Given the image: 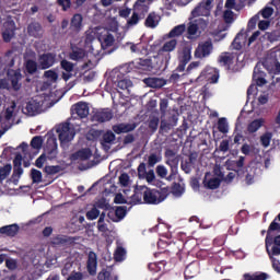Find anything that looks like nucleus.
Instances as JSON below:
<instances>
[{"instance_id": "obj_50", "label": "nucleus", "mask_w": 280, "mask_h": 280, "mask_svg": "<svg viewBox=\"0 0 280 280\" xmlns=\"http://www.w3.org/2000/svg\"><path fill=\"white\" fill-rule=\"evenodd\" d=\"M220 178L218 177H213V178H210L207 183V187L208 189H218V187H220Z\"/></svg>"}, {"instance_id": "obj_54", "label": "nucleus", "mask_w": 280, "mask_h": 280, "mask_svg": "<svg viewBox=\"0 0 280 280\" xmlns=\"http://www.w3.org/2000/svg\"><path fill=\"white\" fill-rule=\"evenodd\" d=\"M15 34L16 33L13 31H2V40H4V43H10Z\"/></svg>"}, {"instance_id": "obj_55", "label": "nucleus", "mask_w": 280, "mask_h": 280, "mask_svg": "<svg viewBox=\"0 0 280 280\" xmlns=\"http://www.w3.org/2000/svg\"><path fill=\"white\" fill-rule=\"evenodd\" d=\"M156 175L160 178H166L167 177V168L164 165H158L155 168Z\"/></svg>"}, {"instance_id": "obj_21", "label": "nucleus", "mask_w": 280, "mask_h": 280, "mask_svg": "<svg viewBox=\"0 0 280 280\" xmlns=\"http://www.w3.org/2000/svg\"><path fill=\"white\" fill-rule=\"evenodd\" d=\"M84 21V18H82V14L77 13L72 16L70 21V30L71 32H80L82 30V22Z\"/></svg>"}, {"instance_id": "obj_17", "label": "nucleus", "mask_w": 280, "mask_h": 280, "mask_svg": "<svg viewBox=\"0 0 280 280\" xmlns=\"http://www.w3.org/2000/svg\"><path fill=\"white\" fill-rule=\"evenodd\" d=\"M145 200V186H137L135 194L131 196L133 205H143Z\"/></svg>"}, {"instance_id": "obj_57", "label": "nucleus", "mask_w": 280, "mask_h": 280, "mask_svg": "<svg viewBox=\"0 0 280 280\" xmlns=\"http://www.w3.org/2000/svg\"><path fill=\"white\" fill-rule=\"evenodd\" d=\"M86 218L89 220H97V218H100V211L97 210V208H92L90 211H88Z\"/></svg>"}, {"instance_id": "obj_28", "label": "nucleus", "mask_w": 280, "mask_h": 280, "mask_svg": "<svg viewBox=\"0 0 280 280\" xmlns=\"http://www.w3.org/2000/svg\"><path fill=\"white\" fill-rule=\"evenodd\" d=\"M191 60V48L190 46H185L182 49V54L179 56V62L188 63Z\"/></svg>"}, {"instance_id": "obj_40", "label": "nucleus", "mask_w": 280, "mask_h": 280, "mask_svg": "<svg viewBox=\"0 0 280 280\" xmlns=\"http://www.w3.org/2000/svg\"><path fill=\"white\" fill-rule=\"evenodd\" d=\"M31 147L33 148V150H40V148H43V137H33V139L31 140Z\"/></svg>"}, {"instance_id": "obj_45", "label": "nucleus", "mask_w": 280, "mask_h": 280, "mask_svg": "<svg viewBox=\"0 0 280 280\" xmlns=\"http://www.w3.org/2000/svg\"><path fill=\"white\" fill-rule=\"evenodd\" d=\"M124 257H126V249L124 247H117L114 254V259L116 261H124Z\"/></svg>"}, {"instance_id": "obj_53", "label": "nucleus", "mask_w": 280, "mask_h": 280, "mask_svg": "<svg viewBox=\"0 0 280 280\" xmlns=\"http://www.w3.org/2000/svg\"><path fill=\"white\" fill-rule=\"evenodd\" d=\"M260 14H261L262 19H270V16H272V14H275V9H272L271 7H265L260 11Z\"/></svg>"}, {"instance_id": "obj_48", "label": "nucleus", "mask_w": 280, "mask_h": 280, "mask_svg": "<svg viewBox=\"0 0 280 280\" xmlns=\"http://www.w3.org/2000/svg\"><path fill=\"white\" fill-rule=\"evenodd\" d=\"M244 277L246 280H267L268 279L267 273H259L254 276H250V273H245Z\"/></svg>"}, {"instance_id": "obj_44", "label": "nucleus", "mask_w": 280, "mask_h": 280, "mask_svg": "<svg viewBox=\"0 0 280 280\" xmlns=\"http://www.w3.org/2000/svg\"><path fill=\"white\" fill-rule=\"evenodd\" d=\"M113 141H115V133L108 130L103 135V140L101 143L102 145H104V143H113Z\"/></svg>"}, {"instance_id": "obj_42", "label": "nucleus", "mask_w": 280, "mask_h": 280, "mask_svg": "<svg viewBox=\"0 0 280 280\" xmlns=\"http://www.w3.org/2000/svg\"><path fill=\"white\" fill-rule=\"evenodd\" d=\"M117 86L120 91H128V89L132 86V81H130V79H122L118 81Z\"/></svg>"}, {"instance_id": "obj_59", "label": "nucleus", "mask_w": 280, "mask_h": 280, "mask_svg": "<svg viewBox=\"0 0 280 280\" xmlns=\"http://www.w3.org/2000/svg\"><path fill=\"white\" fill-rule=\"evenodd\" d=\"M179 159L178 155H176L175 158H168L166 159V165L171 166V170H174V167H178V163H179Z\"/></svg>"}, {"instance_id": "obj_18", "label": "nucleus", "mask_w": 280, "mask_h": 280, "mask_svg": "<svg viewBox=\"0 0 280 280\" xmlns=\"http://www.w3.org/2000/svg\"><path fill=\"white\" fill-rule=\"evenodd\" d=\"M27 33L33 36V38H40V36H43V25L38 22H32L27 26Z\"/></svg>"}, {"instance_id": "obj_43", "label": "nucleus", "mask_w": 280, "mask_h": 280, "mask_svg": "<svg viewBox=\"0 0 280 280\" xmlns=\"http://www.w3.org/2000/svg\"><path fill=\"white\" fill-rule=\"evenodd\" d=\"M270 141H272V133L266 132L260 137V143L262 148H268L270 145Z\"/></svg>"}, {"instance_id": "obj_38", "label": "nucleus", "mask_w": 280, "mask_h": 280, "mask_svg": "<svg viewBox=\"0 0 280 280\" xmlns=\"http://www.w3.org/2000/svg\"><path fill=\"white\" fill-rule=\"evenodd\" d=\"M3 31L4 32H16V23L12 19H8L3 23Z\"/></svg>"}, {"instance_id": "obj_61", "label": "nucleus", "mask_w": 280, "mask_h": 280, "mask_svg": "<svg viewBox=\"0 0 280 280\" xmlns=\"http://www.w3.org/2000/svg\"><path fill=\"white\" fill-rule=\"evenodd\" d=\"M71 270H73V262H66L63 268L61 269L62 277H68Z\"/></svg>"}, {"instance_id": "obj_51", "label": "nucleus", "mask_w": 280, "mask_h": 280, "mask_svg": "<svg viewBox=\"0 0 280 280\" xmlns=\"http://www.w3.org/2000/svg\"><path fill=\"white\" fill-rule=\"evenodd\" d=\"M139 21H141V16H139V13L133 12L131 18L127 21V24L129 25V27H132L137 25Z\"/></svg>"}, {"instance_id": "obj_33", "label": "nucleus", "mask_w": 280, "mask_h": 280, "mask_svg": "<svg viewBox=\"0 0 280 280\" xmlns=\"http://www.w3.org/2000/svg\"><path fill=\"white\" fill-rule=\"evenodd\" d=\"M44 172L48 174V176H54L56 174H60L62 172V166L60 165H48L45 166Z\"/></svg>"}, {"instance_id": "obj_6", "label": "nucleus", "mask_w": 280, "mask_h": 280, "mask_svg": "<svg viewBox=\"0 0 280 280\" xmlns=\"http://www.w3.org/2000/svg\"><path fill=\"white\" fill-rule=\"evenodd\" d=\"M56 58H57L56 52H44L39 55L37 59L38 68L42 69L43 71L47 69H51V67L56 65Z\"/></svg>"}, {"instance_id": "obj_11", "label": "nucleus", "mask_w": 280, "mask_h": 280, "mask_svg": "<svg viewBox=\"0 0 280 280\" xmlns=\"http://www.w3.org/2000/svg\"><path fill=\"white\" fill-rule=\"evenodd\" d=\"M199 78H202L203 80H208V82L215 84L218 80H220V74L218 73V71H215V68L207 67L202 70Z\"/></svg>"}, {"instance_id": "obj_32", "label": "nucleus", "mask_w": 280, "mask_h": 280, "mask_svg": "<svg viewBox=\"0 0 280 280\" xmlns=\"http://www.w3.org/2000/svg\"><path fill=\"white\" fill-rule=\"evenodd\" d=\"M86 56V52L82 48H75L70 54L71 60H83V58Z\"/></svg>"}, {"instance_id": "obj_15", "label": "nucleus", "mask_w": 280, "mask_h": 280, "mask_svg": "<svg viewBox=\"0 0 280 280\" xmlns=\"http://www.w3.org/2000/svg\"><path fill=\"white\" fill-rule=\"evenodd\" d=\"M93 156L91 149H81L70 155V161H89Z\"/></svg>"}, {"instance_id": "obj_58", "label": "nucleus", "mask_w": 280, "mask_h": 280, "mask_svg": "<svg viewBox=\"0 0 280 280\" xmlns=\"http://www.w3.org/2000/svg\"><path fill=\"white\" fill-rule=\"evenodd\" d=\"M148 174V168L145 167V163H140L138 166V178H145Z\"/></svg>"}, {"instance_id": "obj_35", "label": "nucleus", "mask_w": 280, "mask_h": 280, "mask_svg": "<svg viewBox=\"0 0 280 280\" xmlns=\"http://www.w3.org/2000/svg\"><path fill=\"white\" fill-rule=\"evenodd\" d=\"M11 172H12V164H7L0 167V183H2V180H5V178L10 176Z\"/></svg>"}, {"instance_id": "obj_64", "label": "nucleus", "mask_w": 280, "mask_h": 280, "mask_svg": "<svg viewBox=\"0 0 280 280\" xmlns=\"http://www.w3.org/2000/svg\"><path fill=\"white\" fill-rule=\"evenodd\" d=\"M97 279L98 280H110V271L103 269L102 271L98 272Z\"/></svg>"}, {"instance_id": "obj_49", "label": "nucleus", "mask_w": 280, "mask_h": 280, "mask_svg": "<svg viewBox=\"0 0 280 280\" xmlns=\"http://www.w3.org/2000/svg\"><path fill=\"white\" fill-rule=\"evenodd\" d=\"M233 16H235V13H233V11H231V10H226V11H224V13H223L224 22H225L228 25H231V23H233V21H235V19H234Z\"/></svg>"}, {"instance_id": "obj_62", "label": "nucleus", "mask_w": 280, "mask_h": 280, "mask_svg": "<svg viewBox=\"0 0 280 280\" xmlns=\"http://www.w3.org/2000/svg\"><path fill=\"white\" fill-rule=\"evenodd\" d=\"M84 279V275L80 271H72L70 276H68L67 280H82Z\"/></svg>"}, {"instance_id": "obj_14", "label": "nucleus", "mask_w": 280, "mask_h": 280, "mask_svg": "<svg viewBox=\"0 0 280 280\" xmlns=\"http://www.w3.org/2000/svg\"><path fill=\"white\" fill-rule=\"evenodd\" d=\"M86 268L89 275H91L92 277H94V275H97V254H95V252L89 253Z\"/></svg>"}, {"instance_id": "obj_39", "label": "nucleus", "mask_w": 280, "mask_h": 280, "mask_svg": "<svg viewBox=\"0 0 280 280\" xmlns=\"http://www.w3.org/2000/svg\"><path fill=\"white\" fill-rule=\"evenodd\" d=\"M31 178L33 183H43V173L36 168H32Z\"/></svg>"}, {"instance_id": "obj_9", "label": "nucleus", "mask_w": 280, "mask_h": 280, "mask_svg": "<svg viewBox=\"0 0 280 280\" xmlns=\"http://www.w3.org/2000/svg\"><path fill=\"white\" fill-rule=\"evenodd\" d=\"M60 67L63 71L61 74V78L65 82H69V80H71L73 78V69H74V65L73 62L67 60V59H62L60 61Z\"/></svg>"}, {"instance_id": "obj_23", "label": "nucleus", "mask_w": 280, "mask_h": 280, "mask_svg": "<svg viewBox=\"0 0 280 280\" xmlns=\"http://www.w3.org/2000/svg\"><path fill=\"white\" fill-rule=\"evenodd\" d=\"M144 84H147V86H150V89H162V86H165L167 82L159 78H147L144 79Z\"/></svg>"}, {"instance_id": "obj_10", "label": "nucleus", "mask_w": 280, "mask_h": 280, "mask_svg": "<svg viewBox=\"0 0 280 280\" xmlns=\"http://www.w3.org/2000/svg\"><path fill=\"white\" fill-rule=\"evenodd\" d=\"M44 150L46 159H49V161H54V159L58 156V142L56 141V139L48 140Z\"/></svg>"}, {"instance_id": "obj_13", "label": "nucleus", "mask_w": 280, "mask_h": 280, "mask_svg": "<svg viewBox=\"0 0 280 280\" xmlns=\"http://www.w3.org/2000/svg\"><path fill=\"white\" fill-rule=\"evenodd\" d=\"M280 230V224L277 223V219H275L269 228H268V231H267V236L265 238V246H266V250L268 253V255L270 256V246H272V236L270 235V233H272V231H279Z\"/></svg>"}, {"instance_id": "obj_22", "label": "nucleus", "mask_w": 280, "mask_h": 280, "mask_svg": "<svg viewBox=\"0 0 280 280\" xmlns=\"http://www.w3.org/2000/svg\"><path fill=\"white\" fill-rule=\"evenodd\" d=\"M265 124H266V119L264 118L254 119L252 122L247 125V132L249 135H255V132H257L259 128L264 127Z\"/></svg>"}, {"instance_id": "obj_52", "label": "nucleus", "mask_w": 280, "mask_h": 280, "mask_svg": "<svg viewBox=\"0 0 280 280\" xmlns=\"http://www.w3.org/2000/svg\"><path fill=\"white\" fill-rule=\"evenodd\" d=\"M45 78L48 80H51V82H57L58 81V72L56 70H47L44 72Z\"/></svg>"}, {"instance_id": "obj_46", "label": "nucleus", "mask_w": 280, "mask_h": 280, "mask_svg": "<svg viewBox=\"0 0 280 280\" xmlns=\"http://www.w3.org/2000/svg\"><path fill=\"white\" fill-rule=\"evenodd\" d=\"M100 209H107L108 212H107V218H109V220H112L113 222H115V220H117V218H115V209L110 208L109 205H102L100 203L98 205Z\"/></svg>"}, {"instance_id": "obj_4", "label": "nucleus", "mask_w": 280, "mask_h": 280, "mask_svg": "<svg viewBox=\"0 0 280 280\" xmlns=\"http://www.w3.org/2000/svg\"><path fill=\"white\" fill-rule=\"evenodd\" d=\"M211 54H213V42L208 39L198 44L195 49L194 57L199 60H205V58H209Z\"/></svg>"}, {"instance_id": "obj_34", "label": "nucleus", "mask_w": 280, "mask_h": 280, "mask_svg": "<svg viewBox=\"0 0 280 280\" xmlns=\"http://www.w3.org/2000/svg\"><path fill=\"white\" fill-rule=\"evenodd\" d=\"M218 130L219 132H222V135H226L229 132V122L225 117L219 118Z\"/></svg>"}, {"instance_id": "obj_27", "label": "nucleus", "mask_w": 280, "mask_h": 280, "mask_svg": "<svg viewBox=\"0 0 280 280\" xmlns=\"http://www.w3.org/2000/svg\"><path fill=\"white\" fill-rule=\"evenodd\" d=\"M185 24L177 25L170 31V33L167 34V38H176V36H183V34H185Z\"/></svg>"}, {"instance_id": "obj_16", "label": "nucleus", "mask_w": 280, "mask_h": 280, "mask_svg": "<svg viewBox=\"0 0 280 280\" xmlns=\"http://www.w3.org/2000/svg\"><path fill=\"white\" fill-rule=\"evenodd\" d=\"M9 81L11 82L13 91H21V79L23 75L21 74V71H9L8 72Z\"/></svg>"}, {"instance_id": "obj_3", "label": "nucleus", "mask_w": 280, "mask_h": 280, "mask_svg": "<svg viewBox=\"0 0 280 280\" xmlns=\"http://www.w3.org/2000/svg\"><path fill=\"white\" fill-rule=\"evenodd\" d=\"M178 47V40L171 39L163 44V46L159 49L158 54L162 57V61L165 62V67L170 65V61L172 60V54L171 51H174Z\"/></svg>"}, {"instance_id": "obj_36", "label": "nucleus", "mask_w": 280, "mask_h": 280, "mask_svg": "<svg viewBox=\"0 0 280 280\" xmlns=\"http://www.w3.org/2000/svg\"><path fill=\"white\" fill-rule=\"evenodd\" d=\"M113 45H115V36H113V34H107L103 38L102 47L108 49V47H113Z\"/></svg>"}, {"instance_id": "obj_1", "label": "nucleus", "mask_w": 280, "mask_h": 280, "mask_svg": "<svg viewBox=\"0 0 280 280\" xmlns=\"http://www.w3.org/2000/svg\"><path fill=\"white\" fill-rule=\"evenodd\" d=\"M56 132L58 133L61 148H69V143H71V141H73V138L75 137V129L71 127V124H60L57 127Z\"/></svg>"}, {"instance_id": "obj_7", "label": "nucleus", "mask_w": 280, "mask_h": 280, "mask_svg": "<svg viewBox=\"0 0 280 280\" xmlns=\"http://www.w3.org/2000/svg\"><path fill=\"white\" fill-rule=\"evenodd\" d=\"M212 0H202L192 11L191 16L194 19L198 16H209L211 14Z\"/></svg>"}, {"instance_id": "obj_63", "label": "nucleus", "mask_w": 280, "mask_h": 280, "mask_svg": "<svg viewBox=\"0 0 280 280\" xmlns=\"http://www.w3.org/2000/svg\"><path fill=\"white\" fill-rule=\"evenodd\" d=\"M149 128L153 131L159 129V117H153L149 120Z\"/></svg>"}, {"instance_id": "obj_31", "label": "nucleus", "mask_w": 280, "mask_h": 280, "mask_svg": "<svg viewBox=\"0 0 280 280\" xmlns=\"http://www.w3.org/2000/svg\"><path fill=\"white\" fill-rule=\"evenodd\" d=\"M218 61L222 67H231L233 65V57L225 52L219 57Z\"/></svg>"}, {"instance_id": "obj_60", "label": "nucleus", "mask_w": 280, "mask_h": 280, "mask_svg": "<svg viewBox=\"0 0 280 280\" xmlns=\"http://www.w3.org/2000/svg\"><path fill=\"white\" fill-rule=\"evenodd\" d=\"M57 4L62 8L63 12H67L71 8V0H57Z\"/></svg>"}, {"instance_id": "obj_47", "label": "nucleus", "mask_w": 280, "mask_h": 280, "mask_svg": "<svg viewBox=\"0 0 280 280\" xmlns=\"http://www.w3.org/2000/svg\"><path fill=\"white\" fill-rule=\"evenodd\" d=\"M69 243V238L67 236H56L52 238V244L55 246H65V244Z\"/></svg>"}, {"instance_id": "obj_29", "label": "nucleus", "mask_w": 280, "mask_h": 280, "mask_svg": "<svg viewBox=\"0 0 280 280\" xmlns=\"http://www.w3.org/2000/svg\"><path fill=\"white\" fill-rule=\"evenodd\" d=\"M128 213V209L126 206H119L115 209V218L114 222H121L126 218V214Z\"/></svg>"}, {"instance_id": "obj_41", "label": "nucleus", "mask_w": 280, "mask_h": 280, "mask_svg": "<svg viewBox=\"0 0 280 280\" xmlns=\"http://www.w3.org/2000/svg\"><path fill=\"white\" fill-rule=\"evenodd\" d=\"M266 36L269 43H277V40H280V30H275L270 33H266Z\"/></svg>"}, {"instance_id": "obj_30", "label": "nucleus", "mask_w": 280, "mask_h": 280, "mask_svg": "<svg viewBox=\"0 0 280 280\" xmlns=\"http://www.w3.org/2000/svg\"><path fill=\"white\" fill-rule=\"evenodd\" d=\"M25 70L30 75H34L38 71V63L33 59H28L25 63Z\"/></svg>"}, {"instance_id": "obj_5", "label": "nucleus", "mask_w": 280, "mask_h": 280, "mask_svg": "<svg viewBox=\"0 0 280 280\" xmlns=\"http://www.w3.org/2000/svg\"><path fill=\"white\" fill-rule=\"evenodd\" d=\"M40 110H43V101H38V97L31 98L23 108L24 115L30 117H36Z\"/></svg>"}, {"instance_id": "obj_56", "label": "nucleus", "mask_w": 280, "mask_h": 280, "mask_svg": "<svg viewBox=\"0 0 280 280\" xmlns=\"http://www.w3.org/2000/svg\"><path fill=\"white\" fill-rule=\"evenodd\" d=\"M259 23V14L254 15L247 23V30H255Z\"/></svg>"}, {"instance_id": "obj_20", "label": "nucleus", "mask_w": 280, "mask_h": 280, "mask_svg": "<svg viewBox=\"0 0 280 280\" xmlns=\"http://www.w3.org/2000/svg\"><path fill=\"white\" fill-rule=\"evenodd\" d=\"M137 128V124H119L113 126V130L116 135H124L127 132H132Z\"/></svg>"}, {"instance_id": "obj_2", "label": "nucleus", "mask_w": 280, "mask_h": 280, "mask_svg": "<svg viewBox=\"0 0 280 280\" xmlns=\"http://www.w3.org/2000/svg\"><path fill=\"white\" fill-rule=\"evenodd\" d=\"M144 189V203L143 205H161L167 198V194L163 190L148 188Z\"/></svg>"}, {"instance_id": "obj_37", "label": "nucleus", "mask_w": 280, "mask_h": 280, "mask_svg": "<svg viewBox=\"0 0 280 280\" xmlns=\"http://www.w3.org/2000/svg\"><path fill=\"white\" fill-rule=\"evenodd\" d=\"M161 154L151 153L148 158V165L149 167H154V165H156V163H161Z\"/></svg>"}, {"instance_id": "obj_12", "label": "nucleus", "mask_w": 280, "mask_h": 280, "mask_svg": "<svg viewBox=\"0 0 280 280\" xmlns=\"http://www.w3.org/2000/svg\"><path fill=\"white\" fill-rule=\"evenodd\" d=\"M71 110L72 115H78L80 119H85V117H89V104L85 102H79L74 104Z\"/></svg>"}, {"instance_id": "obj_24", "label": "nucleus", "mask_w": 280, "mask_h": 280, "mask_svg": "<svg viewBox=\"0 0 280 280\" xmlns=\"http://www.w3.org/2000/svg\"><path fill=\"white\" fill-rule=\"evenodd\" d=\"M246 43V35L244 33H238L234 40L232 42V48L236 51H241L242 47H244V44Z\"/></svg>"}, {"instance_id": "obj_25", "label": "nucleus", "mask_w": 280, "mask_h": 280, "mask_svg": "<svg viewBox=\"0 0 280 280\" xmlns=\"http://www.w3.org/2000/svg\"><path fill=\"white\" fill-rule=\"evenodd\" d=\"M159 16L156 15L155 12L149 13L144 21L145 27H150L151 30H154L159 25Z\"/></svg>"}, {"instance_id": "obj_26", "label": "nucleus", "mask_w": 280, "mask_h": 280, "mask_svg": "<svg viewBox=\"0 0 280 280\" xmlns=\"http://www.w3.org/2000/svg\"><path fill=\"white\" fill-rule=\"evenodd\" d=\"M14 108H16V103H12L10 107H8L4 112L0 113V124L3 121V118L5 121H10L12 117H14Z\"/></svg>"}, {"instance_id": "obj_19", "label": "nucleus", "mask_w": 280, "mask_h": 280, "mask_svg": "<svg viewBox=\"0 0 280 280\" xmlns=\"http://www.w3.org/2000/svg\"><path fill=\"white\" fill-rule=\"evenodd\" d=\"M19 224L13 223L10 225H4L2 228H0V233L1 235H7V237H15V235L19 234Z\"/></svg>"}, {"instance_id": "obj_8", "label": "nucleus", "mask_w": 280, "mask_h": 280, "mask_svg": "<svg viewBox=\"0 0 280 280\" xmlns=\"http://www.w3.org/2000/svg\"><path fill=\"white\" fill-rule=\"evenodd\" d=\"M113 119V110L105 108L94 112L92 115V121H97L98 124H104Z\"/></svg>"}]
</instances>
